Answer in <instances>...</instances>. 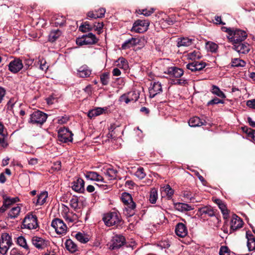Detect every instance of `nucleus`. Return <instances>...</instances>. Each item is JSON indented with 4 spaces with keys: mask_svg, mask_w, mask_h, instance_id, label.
Wrapping results in <instances>:
<instances>
[{
    "mask_svg": "<svg viewBox=\"0 0 255 255\" xmlns=\"http://www.w3.org/2000/svg\"><path fill=\"white\" fill-rule=\"evenodd\" d=\"M164 191L168 197H171L173 194V190L169 185L164 187Z\"/></svg>",
    "mask_w": 255,
    "mask_h": 255,
    "instance_id": "5fc2aeb1",
    "label": "nucleus"
},
{
    "mask_svg": "<svg viewBox=\"0 0 255 255\" xmlns=\"http://www.w3.org/2000/svg\"><path fill=\"white\" fill-rule=\"evenodd\" d=\"M78 213H79L78 212ZM80 215L79 214L74 213L73 212H69L66 213L64 216L65 221L70 226H72L74 223H76Z\"/></svg>",
    "mask_w": 255,
    "mask_h": 255,
    "instance_id": "412c9836",
    "label": "nucleus"
},
{
    "mask_svg": "<svg viewBox=\"0 0 255 255\" xmlns=\"http://www.w3.org/2000/svg\"><path fill=\"white\" fill-rule=\"evenodd\" d=\"M51 226L59 235L65 234L67 231V228L66 224L61 219L58 218H56L52 221Z\"/></svg>",
    "mask_w": 255,
    "mask_h": 255,
    "instance_id": "9d476101",
    "label": "nucleus"
},
{
    "mask_svg": "<svg viewBox=\"0 0 255 255\" xmlns=\"http://www.w3.org/2000/svg\"><path fill=\"white\" fill-rule=\"evenodd\" d=\"M233 48L240 54H247L250 50V46L247 43L242 42L233 45Z\"/></svg>",
    "mask_w": 255,
    "mask_h": 255,
    "instance_id": "dca6fc26",
    "label": "nucleus"
},
{
    "mask_svg": "<svg viewBox=\"0 0 255 255\" xmlns=\"http://www.w3.org/2000/svg\"><path fill=\"white\" fill-rule=\"evenodd\" d=\"M91 73V70L85 65L80 67L77 71V75L82 78L89 77Z\"/></svg>",
    "mask_w": 255,
    "mask_h": 255,
    "instance_id": "473e14b6",
    "label": "nucleus"
},
{
    "mask_svg": "<svg viewBox=\"0 0 255 255\" xmlns=\"http://www.w3.org/2000/svg\"><path fill=\"white\" fill-rule=\"evenodd\" d=\"M124 224V221L122 220L120 213L115 209H113V229H121Z\"/></svg>",
    "mask_w": 255,
    "mask_h": 255,
    "instance_id": "9b49d317",
    "label": "nucleus"
},
{
    "mask_svg": "<svg viewBox=\"0 0 255 255\" xmlns=\"http://www.w3.org/2000/svg\"><path fill=\"white\" fill-rule=\"evenodd\" d=\"M86 45H91L96 43L97 42V39L96 36L92 33H89L87 35H84Z\"/></svg>",
    "mask_w": 255,
    "mask_h": 255,
    "instance_id": "f704fd0d",
    "label": "nucleus"
},
{
    "mask_svg": "<svg viewBox=\"0 0 255 255\" xmlns=\"http://www.w3.org/2000/svg\"><path fill=\"white\" fill-rule=\"evenodd\" d=\"M70 205L75 211L80 208L78 204V199L77 198H73L70 200Z\"/></svg>",
    "mask_w": 255,
    "mask_h": 255,
    "instance_id": "09e8293b",
    "label": "nucleus"
},
{
    "mask_svg": "<svg viewBox=\"0 0 255 255\" xmlns=\"http://www.w3.org/2000/svg\"><path fill=\"white\" fill-rule=\"evenodd\" d=\"M64 244L66 249L71 253H74L78 251L77 244L71 239H67Z\"/></svg>",
    "mask_w": 255,
    "mask_h": 255,
    "instance_id": "cd10ccee",
    "label": "nucleus"
},
{
    "mask_svg": "<svg viewBox=\"0 0 255 255\" xmlns=\"http://www.w3.org/2000/svg\"><path fill=\"white\" fill-rule=\"evenodd\" d=\"M242 129L244 132H245L248 136V138H251L252 139H254L255 138V130L253 129L247 127H244L242 128Z\"/></svg>",
    "mask_w": 255,
    "mask_h": 255,
    "instance_id": "a18cd8bd",
    "label": "nucleus"
},
{
    "mask_svg": "<svg viewBox=\"0 0 255 255\" xmlns=\"http://www.w3.org/2000/svg\"><path fill=\"white\" fill-rule=\"evenodd\" d=\"M23 67L21 60L19 58L14 59L8 64V69L13 73L19 72Z\"/></svg>",
    "mask_w": 255,
    "mask_h": 255,
    "instance_id": "4468645a",
    "label": "nucleus"
},
{
    "mask_svg": "<svg viewBox=\"0 0 255 255\" xmlns=\"http://www.w3.org/2000/svg\"><path fill=\"white\" fill-rule=\"evenodd\" d=\"M174 206L176 210L180 212L189 211L193 209L191 205L184 203H176Z\"/></svg>",
    "mask_w": 255,
    "mask_h": 255,
    "instance_id": "7c9ffc66",
    "label": "nucleus"
},
{
    "mask_svg": "<svg viewBox=\"0 0 255 255\" xmlns=\"http://www.w3.org/2000/svg\"><path fill=\"white\" fill-rule=\"evenodd\" d=\"M114 65L121 69H126L128 66L127 61L123 57H120L116 60Z\"/></svg>",
    "mask_w": 255,
    "mask_h": 255,
    "instance_id": "c9c22d12",
    "label": "nucleus"
},
{
    "mask_svg": "<svg viewBox=\"0 0 255 255\" xmlns=\"http://www.w3.org/2000/svg\"><path fill=\"white\" fill-rule=\"evenodd\" d=\"M17 243L18 245L23 248L27 251H29V247L27 244L26 239L22 236H19L17 239Z\"/></svg>",
    "mask_w": 255,
    "mask_h": 255,
    "instance_id": "c03bdc74",
    "label": "nucleus"
},
{
    "mask_svg": "<svg viewBox=\"0 0 255 255\" xmlns=\"http://www.w3.org/2000/svg\"><path fill=\"white\" fill-rule=\"evenodd\" d=\"M76 44L80 46H82L84 45H86L85 43V40L84 39V35H83L81 37H79L76 39Z\"/></svg>",
    "mask_w": 255,
    "mask_h": 255,
    "instance_id": "69168bd1",
    "label": "nucleus"
},
{
    "mask_svg": "<svg viewBox=\"0 0 255 255\" xmlns=\"http://www.w3.org/2000/svg\"><path fill=\"white\" fill-rule=\"evenodd\" d=\"M175 232L176 235L181 238L185 237L188 234L186 226L182 223H179L176 225Z\"/></svg>",
    "mask_w": 255,
    "mask_h": 255,
    "instance_id": "4be33fe9",
    "label": "nucleus"
},
{
    "mask_svg": "<svg viewBox=\"0 0 255 255\" xmlns=\"http://www.w3.org/2000/svg\"><path fill=\"white\" fill-rule=\"evenodd\" d=\"M218 48V45L213 42L208 41L206 43V48L207 50L212 53L216 52Z\"/></svg>",
    "mask_w": 255,
    "mask_h": 255,
    "instance_id": "a19ab883",
    "label": "nucleus"
},
{
    "mask_svg": "<svg viewBox=\"0 0 255 255\" xmlns=\"http://www.w3.org/2000/svg\"><path fill=\"white\" fill-rule=\"evenodd\" d=\"M85 28V29H87L88 31L93 30V25L90 24L88 22H85L80 27V28L82 29V30H84L83 29V28Z\"/></svg>",
    "mask_w": 255,
    "mask_h": 255,
    "instance_id": "680f3d73",
    "label": "nucleus"
},
{
    "mask_svg": "<svg viewBox=\"0 0 255 255\" xmlns=\"http://www.w3.org/2000/svg\"><path fill=\"white\" fill-rule=\"evenodd\" d=\"M75 238L79 242L82 244H86L90 240L89 236L84 232H78L75 235Z\"/></svg>",
    "mask_w": 255,
    "mask_h": 255,
    "instance_id": "2f4dec72",
    "label": "nucleus"
},
{
    "mask_svg": "<svg viewBox=\"0 0 255 255\" xmlns=\"http://www.w3.org/2000/svg\"><path fill=\"white\" fill-rule=\"evenodd\" d=\"M149 25V22L147 20L138 19L133 24L131 31L136 33H142L146 31Z\"/></svg>",
    "mask_w": 255,
    "mask_h": 255,
    "instance_id": "0eeeda50",
    "label": "nucleus"
},
{
    "mask_svg": "<svg viewBox=\"0 0 255 255\" xmlns=\"http://www.w3.org/2000/svg\"><path fill=\"white\" fill-rule=\"evenodd\" d=\"M104 111V109L101 108H97L94 109H92L88 112V116L90 118H92L102 114Z\"/></svg>",
    "mask_w": 255,
    "mask_h": 255,
    "instance_id": "4c0bfd02",
    "label": "nucleus"
},
{
    "mask_svg": "<svg viewBox=\"0 0 255 255\" xmlns=\"http://www.w3.org/2000/svg\"><path fill=\"white\" fill-rule=\"evenodd\" d=\"M215 23L216 24H222V25L225 24V23L222 21L221 17L220 16H215Z\"/></svg>",
    "mask_w": 255,
    "mask_h": 255,
    "instance_id": "774afa93",
    "label": "nucleus"
},
{
    "mask_svg": "<svg viewBox=\"0 0 255 255\" xmlns=\"http://www.w3.org/2000/svg\"><path fill=\"white\" fill-rule=\"evenodd\" d=\"M40 64V69L43 71H46L48 69V66L46 65V62L44 59H41L39 60Z\"/></svg>",
    "mask_w": 255,
    "mask_h": 255,
    "instance_id": "13d9d810",
    "label": "nucleus"
},
{
    "mask_svg": "<svg viewBox=\"0 0 255 255\" xmlns=\"http://www.w3.org/2000/svg\"><path fill=\"white\" fill-rule=\"evenodd\" d=\"M47 115L39 110L34 111L30 116L29 122L37 125H42L46 121Z\"/></svg>",
    "mask_w": 255,
    "mask_h": 255,
    "instance_id": "20e7f679",
    "label": "nucleus"
},
{
    "mask_svg": "<svg viewBox=\"0 0 255 255\" xmlns=\"http://www.w3.org/2000/svg\"><path fill=\"white\" fill-rule=\"evenodd\" d=\"M188 124L191 127H196L206 125L207 122L205 120L201 119L198 117H194L189 120Z\"/></svg>",
    "mask_w": 255,
    "mask_h": 255,
    "instance_id": "a878e982",
    "label": "nucleus"
},
{
    "mask_svg": "<svg viewBox=\"0 0 255 255\" xmlns=\"http://www.w3.org/2000/svg\"><path fill=\"white\" fill-rule=\"evenodd\" d=\"M61 168V163L60 161H56L54 162L52 166V169L54 171H59Z\"/></svg>",
    "mask_w": 255,
    "mask_h": 255,
    "instance_id": "bf43d9fd",
    "label": "nucleus"
},
{
    "mask_svg": "<svg viewBox=\"0 0 255 255\" xmlns=\"http://www.w3.org/2000/svg\"><path fill=\"white\" fill-rule=\"evenodd\" d=\"M153 8H150L149 10L144 9L142 10H139V11L140 12L139 13L143 14L145 16H148L153 12Z\"/></svg>",
    "mask_w": 255,
    "mask_h": 255,
    "instance_id": "4d7b16f0",
    "label": "nucleus"
},
{
    "mask_svg": "<svg viewBox=\"0 0 255 255\" xmlns=\"http://www.w3.org/2000/svg\"><path fill=\"white\" fill-rule=\"evenodd\" d=\"M10 255H23L21 252L16 248H13L10 252Z\"/></svg>",
    "mask_w": 255,
    "mask_h": 255,
    "instance_id": "338daca9",
    "label": "nucleus"
},
{
    "mask_svg": "<svg viewBox=\"0 0 255 255\" xmlns=\"http://www.w3.org/2000/svg\"><path fill=\"white\" fill-rule=\"evenodd\" d=\"M247 34L245 31L238 29H233L230 35L227 36V38L233 45L238 44L243 42L246 38Z\"/></svg>",
    "mask_w": 255,
    "mask_h": 255,
    "instance_id": "7ed1b4c3",
    "label": "nucleus"
},
{
    "mask_svg": "<svg viewBox=\"0 0 255 255\" xmlns=\"http://www.w3.org/2000/svg\"><path fill=\"white\" fill-rule=\"evenodd\" d=\"M165 73L168 74L171 77L179 78L183 75V71L182 69L176 67H170L167 68Z\"/></svg>",
    "mask_w": 255,
    "mask_h": 255,
    "instance_id": "aec40b11",
    "label": "nucleus"
},
{
    "mask_svg": "<svg viewBox=\"0 0 255 255\" xmlns=\"http://www.w3.org/2000/svg\"><path fill=\"white\" fill-rule=\"evenodd\" d=\"M246 238L247 239V247L250 251L255 249V238L250 231L246 232Z\"/></svg>",
    "mask_w": 255,
    "mask_h": 255,
    "instance_id": "393cba45",
    "label": "nucleus"
},
{
    "mask_svg": "<svg viewBox=\"0 0 255 255\" xmlns=\"http://www.w3.org/2000/svg\"><path fill=\"white\" fill-rule=\"evenodd\" d=\"M103 27V22H95V24L93 25V30L97 31L98 33H101V30H102Z\"/></svg>",
    "mask_w": 255,
    "mask_h": 255,
    "instance_id": "603ef678",
    "label": "nucleus"
},
{
    "mask_svg": "<svg viewBox=\"0 0 255 255\" xmlns=\"http://www.w3.org/2000/svg\"><path fill=\"white\" fill-rule=\"evenodd\" d=\"M220 255H230L228 248L226 247H222L220 250Z\"/></svg>",
    "mask_w": 255,
    "mask_h": 255,
    "instance_id": "0e129e2a",
    "label": "nucleus"
},
{
    "mask_svg": "<svg viewBox=\"0 0 255 255\" xmlns=\"http://www.w3.org/2000/svg\"><path fill=\"white\" fill-rule=\"evenodd\" d=\"M61 34V32L58 29L52 30L49 34V40L54 42L59 38Z\"/></svg>",
    "mask_w": 255,
    "mask_h": 255,
    "instance_id": "58836bf2",
    "label": "nucleus"
},
{
    "mask_svg": "<svg viewBox=\"0 0 255 255\" xmlns=\"http://www.w3.org/2000/svg\"><path fill=\"white\" fill-rule=\"evenodd\" d=\"M243 225V221L241 218L234 214L230 222V230L234 231L240 229Z\"/></svg>",
    "mask_w": 255,
    "mask_h": 255,
    "instance_id": "2eb2a0df",
    "label": "nucleus"
},
{
    "mask_svg": "<svg viewBox=\"0 0 255 255\" xmlns=\"http://www.w3.org/2000/svg\"><path fill=\"white\" fill-rule=\"evenodd\" d=\"M7 134L3 131V126L0 123V144L1 146L5 147L7 145L6 141Z\"/></svg>",
    "mask_w": 255,
    "mask_h": 255,
    "instance_id": "72a5a7b5",
    "label": "nucleus"
},
{
    "mask_svg": "<svg viewBox=\"0 0 255 255\" xmlns=\"http://www.w3.org/2000/svg\"><path fill=\"white\" fill-rule=\"evenodd\" d=\"M135 176L139 179H143L145 177L146 174L144 172V169L142 167H139L135 173Z\"/></svg>",
    "mask_w": 255,
    "mask_h": 255,
    "instance_id": "3c124183",
    "label": "nucleus"
},
{
    "mask_svg": "<svg viewBox=\"0 0 255 255\" xmlns=\"http://www.w3.org/2000/svg\"><path fill=\"white\" fill-rule=\"evenodd\" d=\"M85 176L87 179L92 181H102L103 180L102 176L94 171H87Z\"/></svg>",
    "mask_w": 255,
    "mask_h": 255,
    "instance_id": "c85d7f7f",
    "label": "nucleus"
},
{
    "mask_svg": "<svg viewBox=\"0 0 255 255\" xmlns=\"http://www.w3.org/2000/svg\"><path fill=\"white\" fill-rule=\"evenodd\" d=\"M39 228L37 218L31 213H28L22 221V228L29 230L36 229Z\"/></svg>",
    "mask_w": 255,
    "mask_h": 255,
    "instance_id": "f03ea898",
    "label": "nucleus"
},
{
    "mask_svg": "<svg viewBox=\"0 0 255 255\" xmlns=\"http://www.w3.org/2000/svg\"><path fill=\"white\" fill-rule=\"evenodd\" d=\"M106 10L104 8H99L98 10L90 11L88 13L87 15L91 18H97L103 17L105 13Z\"/></svg>",
    "mask_w": 255,
    "mask_h": 255,
    "instance_id": "c756f323",
    "label": "nucleus"
},
{
    "mask_svg": "<svg viewBox=\"0 0 255 255\" xmlns=\"http://www.w3.org/2000/svg\"><path fill=\"white\" fill-rule=\"evenodd\" d=\"M113 83H114V84H117L119 86H122L124 84V79L122 77L117 78L115 79L113 78Z\"/></svg>",
    "mask_w": 255,
    "mask_h": 255,
    "instance_id": "052dcab7",
    "label": "nucleus"
},
{
    "mask_svg": "<svg viewBox=\"0 0 255 255\" xmlns=\"http://www.w3.org/2000/svg\"><path fill=\"white\" fill-rule=\"evenodd\" d=\"M162 91V85L159 82H153L151 83V86L149 89V97L154 98L156 95L160 94Z\"/></svg>",
    "mask_w": 255,
    "mask_h": 255,
    "instance_id": "ddd939ff",
    "label": "nucleus"
},
{
    "mask_svg": "<svg viewBox=\"0 0 255 255\" xmlns=\"http://www.w3.org/2000/svg\"><path fill=\"white\" fill-rule=\"evenodd\" d=\"M246 105L250 108L255 110V99L248 100Z\"/></svg>",
    "mask_w": 255,
    "mask_h": 255,
    "instance_id": "e2e57ef3",
    "label": "nucleus"
},
{
    "mask_svg": "<svg viewBox=\"0 0 255 255\" xmlns=\"http://www.w3.org/2000/svg\"><path fill=\"white\" fill-rule=\"evenodd\" d=\"M202 57V55L199 51H194L188 54V58L194 61L186 65V68L192 72L200 71L205 67V62L195 61Z\"/></svg>",
    "mask_w": 255,
    "mask_h": 255,
    "instance_id": "f257e3e1",
    "label": "nucleus"
},
{
    "mask_svg": "<svg viewBox=\"0 0 255 255\" xmlns=\"http://www.w3.org/2000/svg\"><path fill=\"white\" fill-rule=\"evenodd\" d=\"M20 212V208L19 206H16L12 208L9 211L8 216L11 219H14L16 218Z\"/></svg>",
    "mask_w": 255,
    "mask_h": 255,
    "instance_id": "ea45409f",
    "label": "nucleus"
},
{
    "mask_svg": "<svg viewBox=\"0 0 255 255\" xmlns=\"http://www.w3.org/2000/svg\"><path fill=\"white\" fill-rule=\"evenodd\" d=\"M194 40L192 38L188 37H181L177 39V46L178 47H188L191 45L193 44V42Z\"/></svg>",
    "mask_w": 255,
    "mask_h": 255,
    "instance_id": "bb28decb",
    "label": "nucleus"
},
{
    "mask_svg": "<svg viewBox=\"0 0 255 255\" xmlns=\"http://www.w3.org/2000/svg\"><path fill=\"white\" fill-rule=\"evenodd\" d=\"M73 135L72 132L67 128H61L58 131V139L61 142H72Z\"/></svg>",
    "mask_w": 255,
    "mask_h": 255,
    "instance_id": "6e6552de",
    "label": "nucleus"
},
{
    "mask_svg": "<svg viewBox=\"0 0 255 255\" xmlns=\"http://www.w3.org/2000/svg\"><path fill=\"white\" fill-rule=\"evenodd\" d=\"M32 244L38 250H44L49 245V242L40 237L35 236L31 239Z\"/></svg>",
    "mask_w": 255,
    "mask_h": 255,
    "instance_id": "1a4fd4ad",
    "label": "nucleus"
},
{
    "mask_svg": "<svg viewBox=\"0 0 255 255\" xmlns=\"http://www.w3.org/2000/svg\"><path fill=\"white\" fill-rule=\"evenodd\" d=\"M126 243L125 237L121 235H116L113 237V250L122 247Z\"/></svg>",
    "mask_w": 255,
    "mask_h": 255,
    "instance_id": "a211bd4d",
    "label": "nucleus"
},
{
    "mask_svg": "<svg viewBox=\"0 0 255 255\" xmlns=\"http://www.w3.org/2000/svg\"><path fill=\"white\" fill-rule=\"evenodd\" d=\"M17 201L18 198L7 197L4 199L3 204L8 208L10 205L16 203Z\"/></svg>",
    "mask_w": 255,
    "mask_h": 255,
    "instance_id": "de8ad7c7",
    "label": "nucleus"
},
{
    "mask_svg": "<svg viewBox=\"0 0 255 255\" xmlns=\"http://www.w3.org/2000/svg\"><path fill=\"white\" fill-rule=\"evenodd\" d=\"M212 93L217 95L220 98L225 99L226 98L225 94L219 89V88L215 85H213L211 89Z\"/></svg>",
    "mask_w": 255,
    "mask_h": 255,
    "instance_id": "79ce46f5",
    "label": "nucleus"
},
{
    "mask_svg": "<svg viewBox=\"0 0 255 255\" xmlns=\"http://www.w3.org/2000/svg\"><path fill=\"white\" fill-rule=\"evenodd\" d=\"M140 91L139 90L133 89L131 91L122 95L120 98V102H124L128 104L130 102H136L139 97Z\"/></svg>",
    "mask_w": 255,
    "mask_h": 255,
    "instance_id": "423d86ee",
    "label": "nucleus"
},
{
    "mask_svg": "<svg viewBox=\"0 0 255 255\" xmlns=\"http://www.w3.org/2000/svg\"><path fill=\"white\" fill-rule=\"evenodd\" d=\"M84 184V181L81 178H78L72 182V188L77 192L83 193L85 191Z\"/></svg>",
    "mask_w": 255,
    "mask_h": 255,
    "instance_id": "f3484780",
    "label": "nucleus"
},
{
    "mask_svg": "<svg viewBox=\"0 0 255 255\" xmlns=\"http://www.w3.org/2000/svg\"><path fill=\"white\" fill-rule=\"evenodd\" d=\"M246 65V62L240 59V58H233L232 59L231 62V66L232 67H243L245 66Z\"/></svg>",
    "mask_w": 255,
    "mask_h": 255,
    "instance_id": "37998d69",
    "label": "nucleus"
},
{
    "mask_svg": "<svg viewBox=\"0 0 255 255\" xmlns=\"http://www.w3.org/2000/svg\"><path fill=\"white\" fill-rule=\"evenodd\" d=\"M122 200L127 206L128 208L133 210L136 207L135 203L133 201L131 195L127 192H124L122 194Z\"/></svg>",
    "mask_w": 255,
    "mask_h": 255,
    "instance_id": "f8f14e48",
    "label": "nucleus"
},
{
    "mask_svg": "<svg viewBox=\"0 0 255 255\" xmlns=\"http://www.w3.org/2000/svg\"><path fill=\"white\" fill-rule=\"evenodd\" d=\"M102 220L107 227L112 226V212L104 213L103 215Z\"/></svg>",
    "mask_w": 255,
    "mask_h": 255,
    "instance_id": "e433bc0d",
    "label": "nucleus"
},
{
    "mask_svg": "<svg viewBox=\"0 0 255 255\" xmlns=\"http://www.w3.org/2000/svg\"><path fill=\"white\" fill-rule=\"evenodd\" d=\"M69 120V117L67 115L59 116L56 118L57 123L60 125H63L67 123Z\"/></svg>",
    "mask_w": 255,
    "mask_h": 255,
    "instance_id": "8fccbe9b",
    "label": "nucleus"
},
{
    "mask_svg": "<svg viewBox=\"0 0 255 255\" xmlns=\"http://www.w3.org/2000/svg\"><path fill=\"white\" fill-rule=\"evenodd\" d=\"M109 79V74L104 73L101 76V81L103 85H107L108 83Z\"/></svg>",
    "mask_w": 255,
    "mask_h": 255,
    "instance_id": "6e6d98bb",
    "label": "nucleus"
},
{
    "mask_svg": "<svg viewBox=\"0 0 255 255\" xmlns=\"http://www.w3.org/2000/svg\"><path fill=\"white\" fill-rule=\"evenodd\" d=\"M47 197V192H42L37 196L36 198L33 199V203L36 206L42 205L46 202Z\"/></svg>",
    "mask_w": 255,
    "mask_h": 255,
    "instance_id": "b1692460",
    "label": "nucleus"
},
{
    "mask_svg": "<svg viewBox=\"0 0 255 255\" xmlns=\"http://www.w3.org/2000/svg\"><path fill=\"white\" fill-rule=\"evenodd\" d=\"M157 199V192L155 189H152L149 195V202L152 204H154Z\"/></svg>",
    "mask_w": 255,
    "mask_h": 255,
    "instance_id": "49530a36",
    "label": "nucleus"
},
{
    "mask_svg": "<svg viewBox=\"0 0 255 255\" xmlns=\"http://www.w3.org/2000/svg\"><path fill=\"white\" fill-rule=\"evenodd\" d=\"M224 101L223 100H220L217 98H215L209 101L207 103V105L210 106V105H213L218 104H224Z\"/></svg>",
    "mask_w": 255,
    "mask_h": 255,
    "instance_id": "864d4df0",
    "label": "nucleus"
},
{
    "mask_svg": "<svg viewBox=\"0 0 255 255\" xmlns=\"http://www.w3.org/2000/svg\"><path fill=\"white\" fill-rule=\"evenodd\" d=\"M140 39L138 37H131L126 40L122 45V49H127L139 44Z\"/></svg>",
    "mask_w": 255,
    "mask_h": 255,
    "instance_id": "6ab92c4d",
    "label": "nucleus"
},
{
    "mask_svg": "<svg viewBox=\"0 0 255 255\" xmlns=\"http://www.w3.org/2000/svg\"><path fill=\"white\" fill-rule=\"evenodd\" d=\"M198 213L200 216L207 215L211 217L215 216L216 213L215 209L211 206H205L200 208L198 209Z\"/></svg>",
    "mask_w": 255,
    "mask_h": 255,
    "instance_id": "5701e85b",
    "label": "nucleus"
},
{
    "mask_svg": "<svg viewBox=\"0 0 255 255\" xmlns=\"http://www.w3.org/2000/svg\"><path fill=\"white\" fill-rule=\"evenodd\" d=\"M12 244L9 235L6 233H2L0 238V254L5 255Z\"/></svg>",
    "mask_w": 255,
    "mask_h": 255,
    "instance_id": "39448f33",
    "label": "nucleus"
}]
</instances>
